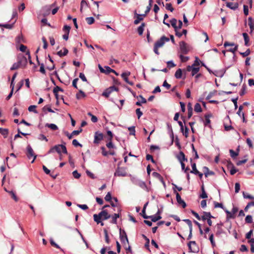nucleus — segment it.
<instances>
[{
    "instance_id": "f257e3e1",
    "label": "nucleus",
    "mask_w": 254,
    "mask_h": 254,
    "mask_svg": "<svg viewBox=\"0 0 254 254\" xmlns=\"http://www.w3.org/2000/svg\"><path fill=\"white\" fill-rule=\"evenodd\" d=\"M111 215L109 214L107 210H103L98 214L93 215L94 221L96 223L100 222V220H106L111 218Z\"/></svg>"
},
{
    "instance_id": "f03ea898",
    "label": "nucleus",
    "mask_w": 254,
    "mask_h": 254,
    "mask_svg": "<svg viewBox=\"0 0 254 254\" xmlns=\"http://www.w3.org/2000/svg\"><path fill=\"white\" fill-rule=\"evenodd\" d=\"M170 39L165 36H162L158 40H157L154 44L153 48L154 52L157 55H159L158 48L163 46L165 42H169Z\"/></svg>"
},
{
    "instance_id": "7ed1b4c3",
    "label": "nucleus",
    "mask_w": 254,
    "mask_h": 254,
    "mask_svg": "<svg viewBox=\"0 0 254 254\" xmlns=\"http://www.w3.org/2000/svg\"><path fill=\"white\" fill-rule=\"evenodd\" d=\"M130 176L131 181L134 185L139 186L142 189L147 190V186L144 182L135 177L132 176L131 175H130Z\"/></svg>"
},
{
    "instance_id": "20e7f679",
    "label": "nucleus",
    "mask_w": 254,
    "mask_h": 254,
    "mask_svg": "<svg viewBox=\"0 0 254 254\" xmlns=\"http://www.w3.org/2000/svg\"><path fill=\"white\" fill-rule=\"evenodd\" d=\"M26 155L28 159H30L31 157H33V160L31 161V163H34L35 159H36L37 155L35 154L34 151L30 145H28L26 147Z\"/></svg>"
},
{
    "instance_id": "39448f33",
    "label": "nucleus",
    "mask_w": 254,
    "mask_h": 254,
    "mask_svg": "<svg viewBox=\"0 0 254 254\" xmlns=\"http://www.w3.org/2000/svg\"><path fill=\"white\" fill-rule=\"evenodd\" d=\"M119 232V237L122 243L125 244V243L127 242V244H128L129 242L126 231L124 230H122L121 228H120Z\"/></svg>"
},
{
    "instance_id": "423d86ee",
    "label": "nucleus",
    "mask_w": 254,
    "mask_h": 254,
    "mask_svg": "<svg viewBox=\"0 0 254 254\" xmlns=\"http://www.w3.org/2000/svg\"><path fill=\"white\" fill-rule=\"evenodd\" d=\"M103 133L99 132V131H96L94 134V139L93 141L94 143L97 144H99L100 142L103 139Z\"/></svg>"
},
{
    "instance_id": "0eeeda50",
    "label": "nucleus",
    "mask_w": 254,
    "mask_h": 254,
    "mask_svg": "<svg viewBox=\"0 0 254 254\" xmlns=\"http://www.w3.org/2000/svg\"><path fill=\"white\" fill-rule=\"evenodd\" d=\"M62 144H58L54 146L53 147H51L50 150L48 151L47 154L53 153L55 152H57L58 154H61V146Z\"/></svg>"
},
{
    "instance_id": "6e6552de",
    "label": "nucleus",
    "mask_w": 254,
    "mask_h": 254,
    "mask_svg": "<svg viewBox=\"0 0 254 254\" xmlns=\"http://www.w3.org/2000/svg\"><path fill=\"white\" fill-rule=\"evenodd\" d=\"M127 173L124 168L118 167L114 173V176L125 177Z\"/></svg>"
},
{
    "instance_id": "1a4fd4ad",
    "label": "nucleus",
    "mask_w": 254,
    "mask_h": 254,
    "mask_svg": "<svg viewBox=\"0 0 254 254\" xmlns=\"http://www.w3.org/2000/svg\"><path fill=\"white\" fill-rule=\"evenodd\" d=\"M174 193L176 195V200L178 203L181 205L183 208H185L187 206V204L185 201L181 198L180 194L177 191V190L174 191Z\"/></svg>"
},
{
    "instance_id": "9d476101",
    "label": "nucleus",
    "mask_w": 254,
    "mask_h": 254,
    "mask_svg": "<svg viewBox=\"0 0 254 254\" xmlns=\"http://www.w3.org/2000/svg\"><path fill=\"white\" fill-rule=\"evenodd\" d=\"M180 49L181 52L184 54H187L189 52L187 44L184 41H181L179 43Z\"/></svg>"
},
{
    "instance_id": "9b49d317",
    "label": "nucleus",
    "mask_w": 254,
    "mask_h": 254,
    "mask_svg": "<svg viewBox=\"0 0 254 254\" xmlns=\"http://www.w3.org/2000/svg\"><path fill=\"white\" fill-rule=\"evenodd\" d=\"M134 16L136 17V19L134 20L133 23L134 24H138L140 21L143 19V17H145L146 15L144 14H138L136 13V11H134Z\"/></svg>"
},
{
    "instance_id": "f8f14e48",
    "label": "nucleus",
    "mask_w": 254,
    "mask_h": 254,
    "mask_svg": "<svg viewBox=\"0 0 254 254\" xmlns=\"http://www.w3.org/2000/svg\"><path fill=\"white\" fill-rule=\"evenodd\" d=\"M212 117L211 113H208L204 115L205 121L204 122V125L205 127H211L210 118Z\"/></svg>"
},
{
    "instance_id": "ddd939ff",
    "label": "nucleus",
    "mask_w": 254,
    "mask_h": 254,
    "mask_svg": "<svg viewBox=\"0 0 254 254\" xmlns=\"http://www.w3.org/2000/svg\"><path fill=\"white\" fill-rule=\"evenodd\" d=\"M17 63H19V65H20V66H23L25 67L27 63V59L24 56H23L21 58L19 57L18 59Z\"/></svg>"
},
{
    "instance_id": "4468645a",
    "label": "nucleus",
    "mask_w": 254,
    "mask_h": 254,
    "mask_svg": "<svg viewBox=\"0 0 254 254\" xmlns=\"http://www.w3.org/2000/svg\"><path fill=\"white\" fill-rule=\"evenodd\" d=\"M229 66H228L226 68L222 69L220 70H215L213 73L216 76L219 77H222L226 71V69H228Z\"/></svg>"
},
{
    "instance_id": "2eb2a0df",
    "label": "nucleus",
    "mask_w": 254,
    "mask_h": 254,
    "mask_svg": "<svg viewBox=\"0 0 254 254\" xmlns=\"http://www.w3.org/2000/svg\"><path fill=\"white\" fill-rule=\"evenodd\" d=\"M203 215L201 216V220L205 221L209 218H214V217L211 214L210 212L203 211Z\"/></svg>"
},
{
    "instance_id": "dca6fc26",
    "label": "nucleus",
    "mask_w": 254,
    "mask_h": 254,
    "mask_svg": "<svg viewBox=\"0 0 254 254\" xmlns=\"http://www.w3.org/2000/svg\"><path fill=\"white\" fill-rule=\"evenodd\" d=\"M185 154L182 151H180L179 153L176 155V158L180 163L184 162L185 161Z\"/></svg>"
},
{
    "instance_id": "f3484780",
    "label": "nucleus",
    "mask_w": 254,
    "mask_h": 254,
    "mask_svg": "<svg viewBox=\"0 0 254 254\" xmlns=\"http://www.w3.org/2000/svg\"><path fill=\"white\" fill-rule=\"evenodd\" d=\"M226 6L229 8L235 10L238 8L239 4L238 2L233 3L232 2H227L226 3Z\"/></svg>"
},
{
    "instance_id": "a211bd4d",
    "label": "nucleus",
    "mask_w": 254,
    "mask_h": 254,
    "mask_svg": "<svg viewBox=\"0 0 254 254\" xmlns=\"http://www.w3.org/2000/svg\"><path fill=\"white\" fill-rule=\"evenodd\" d=\"M82 129H80L79 130H73L71 134H69L68 132L65 133V135L67 136L69 139H71L73 135H77L79 134L80 132L82 131Z\"/></svg>"
},
{
    "instance_id": "6ab92c4d",
    "label": "nucleus",
    "mask_w": 254,
    "mask_h": 254,
    "mask_svg": "<svg viewBox=\"0 0 254 254\" xmlns=\"http://www.w3.org/2000/svg\"><path fill=\"white\" fill-rule=\"evenodd\" d=\"M120 217V214L119 213H114L113 215H111V218H112V220L110 221L111 223L117 224V219Z\"/></svg>"
},
{
    "instance_id": "aec40b11",
    "label": "nucleus",
    "mask_w": 254,
    "mask_h": 254,
    "mask_svg": "<svg viewBox=\"0 0 254 254\" xmlns=\"http://www.w3.org/2000/svg\"><path fill=\"white\" fill-rule=\"evenodd\" d=\"M188 246L190 252L196 253L199 252L198 247H194L193 246L191 247V244H190V242L188 244Z\"/></svg>"
},
{
    "instance_id": "412c9836",
    "label": "nucleus",
    "mask_w": 254,
    "mask_h": 254,
    "mask_svg": "<svg viewBox=\"0 0 254 254\" xmlns=\"http://www.w3.org/2000/svg\"><path fill=\"white\" fill-rule=\"evenodd\" d=\"M204 174L205 177H207L208 175H214V172L212 171H209L208 167L204 166L203 167Z\"/></svg>"
},
{
    "instance_id": "4be33fe9",
    "label": "nucleus",
    "mask_w": 254,
    "mask_h": 254,
    "mask_svg": "<svg viewBox=\"0 0 254 254\" xmlns=\"http://www.w3.org/2000/svg\"><path fill=\"white\" fill-rule=\"evenodd\" d=\"M148 219H150L152 222H156L159 220L161 219L162 217L161 215H157L156 214L153 215H150L148 216Z\"/></svg>"
},
{
    "instance_id": "5701e85b",
    "label": "nucleus",
    "mask_w": 254,
    "mask_h": 254,
    "mask_svg": "<svg viewBox=\"0 0 254 254\" xmlns=\"http://www.w3.org/2000/svg\"><path fill=\"white\" fill-rule=\"evenodd\" d=\"M248 24L250 28V33H252L254 29V23L253 19L252 18V17H249L248 18Z\"/></svg>"
},
{
    "instance_id": "b1692460",
    "label": "nucleus",
    "mask_w": 254,
    "mask_h": 254,
    "mask_svg": "<svg viewBox=\"0 0 254 254\" xmlns=\"http://www.w3.org/2000/svg\"><path fill=\"white\" fill-rule=\"evenodd\" d=\"M190 161L191 162V166L192 168V170L190 171V173L192 174H195V173H198V171L196 168V166L195 163H192V159L190 158Z\"/></svg>"
},
{
    "instance_id": "393cba45",
    "label": "nucleus",
    "mask_w": 254,
    "mask_h": 254,
    "mask_svg": "<svg viewBox=\"0 0 254 254\" xmlns=\"http://www.w3.org/2000/svg\"><path fill=\"white\" fill-rule=\"evenodd\" d=\"M142 237L146 241V242H145L144 247L149 251L150 252V249H149V243H150V240L144 234L141 235Z\"/></svg>"
},
{
    "instance_id": "a878e982",
    "label": "nucleus",
    "mask_w": 254,
    "mask_h": 254,
    "mask_svg": "<svg viewBox=\"0 0 254 254\" xmlns=\"http://www.w3.org/2000/svg\"><path fill=\"white\" fill-rule=\"evenodd\" d=\"M201 193L200 195V197L203 199L207 198V194L205 192L204 185L202 184L201 186Z\"/></svg>"
},
{
    "instance_id": "bb28decb",
    "label": "nucleus",
    "mask_w": 254,
    "mask_h": 254,
    "mask_svg": "<svg viewBox=\"0 0 254 254\" xmlns=\"http://www.w3.org/2000/svg\"><path fill=\"white\" fill-rule=\"evenodd\" d=\"M63 50H64L63 52H62V50L59 51L57 52V55L59 57H62L66 56L68 54V51L66 48H64Z\"/></svg>"
},
{
    "instance_id": "cd10ccee",
    "label": "nucleus",
    "mask_w": 254,
    "mask_h": 254,
    "mask_svg": "<svg viewBox=\"0 0 254 254\" xmlns=\"http://www.w3.org/2000/svg\"><path fill=\"white\" fill-rule=\"evenodd\" d=\"M130 74V72L129 71H127L122 73L121 74V76L123 78V79L126 81V82H127L128 81V76Z\"/></svg>"
},
{
    "instance_id": "c85d7f7f",
    "label": "nucleus",
    "mask_w": 254,
    "mask_h": 254,
    "mask_svg": "<svg viewBox=\"0 0 254 254\" xmlns=\"http://www.w3.org/2000/svg\"><path fill=\"white\" fill-rule=\"evenodd\" d=\"M145 25V23H142L137 28V32L139 35H142L143 31H144V27Z\"/></svg>"
},
{
    "instance_id": "c756f323",
    "label": "nucleus",
    "mask_w": 254,
    "mask_h": 254,
    "mask_svg": "<svg viewBox=\"0 0 254 254\" xmlns=\"http://www.w3.org/2000/svg\"><path fill=\"white\" fill-rule=\"evenodd\" d=\"M86 96L85 93L81 90H79V92L76 94V98L77 99H80L81 98H84Z\"/></svg>"
},
{
    "instance_id": "7c9ffc66",
    "label": "nucleus",
    "mask_w": 254,
    "mask_h": 254,
    "mask_svg": "<svg viewBox=\"0 0 254 254\" xmlns=\"http://www.w3.org/2000/svg\"><path fill=\"white\" fill-rule=\"evenodd\" d=\"M175 77L177 79H181L182 77V69L179 68L178 69L175 73Z\"/></svg>"
},
{
    "instance_id": "2f4dec72",
    "label": "nucleus",
    "mask_w": 254,
    "mask_h": 254,
    "mask_svg": "<svg viewBox=\"0 0 254 254\" xmlns=\"http://www.w3.org/2000/svg\"><path fill=\"white\" fill-rule=\"evenodd\" d=\"M170 22L172 26L174 28L175 31H176V30H177V19L175 18H172L170 20Z\"/></svg>"
},
{
    "instance_id": "473e14b6",
    "label": "nucleus",
    "mask_w": 254,
    "mask_h": 254,
    "mask_svg": "<svg viewBox=\"0 0 254 254\" xmlns=\"http://www.w3.org/2000/svg\"><path fill=\"white\" fill-rule=\"evenodd\" d=\"M0 133L3 135L4 138H6L8 133V129L7 128L0 127Z\"/></svg>"
},
{
    "instance_id": "72a5a7b5",
    "label": "nucleus",
    "mask_w": 254,
    "mask_h": 254,
    "mask_svg": "<svg viewBox=\"0 0 254 254\" xmlns=\"http://www.w3.org/2000/svg\"><path fill=\"white\" fill-rule=\"evenodd\" d=\"M239 149H237V151H235L232 149H230L229 152L230 153L231 157L233 158H235L239 155Z\"/></svg>"
},
{
    "instance_id": "f704fd0d",
    "label": "nucleus",
    "mask_w": 254,
    "mask_h": 254,
    "mask_svg": "<svg viewBox=\"0 0 254 254\" xmlns=\"http://www.w3.org/2000/svg\"><path fill=\"white\" fill-rule=\"evenodd\" d=\"M112 93V90L110 89V88H108L105 90V91L102 93V96L105 97H109L110 94Z\"/></svg>"
},
{
    "instance_id": "c9c22d12",
    "label": "nucleus",
    "mask_w": 254,
    "mask_h": 254,
    "mask_svg": "<svg viewBox=\"0 0 254 254\" xmlns=\"http://www.w3.org/2000/svg\"><path fill=\"white\" fill-rule=\"evenodd\" d=\"M45 126L50 128L53 130H57L58 129V126L54 124H48V123H47L46 124Z\"/></svg>"
},
{
    "instance_id": "e433bc0d",
    "label": "nucleus",
    "mask_w": 254,
    "mask_h": 254,
    "mask_svg": "<svg viewBox=\"0 0 254 254\" xmlns=\"http://www.w3.org/2000/svg\"><path fill=\"white\" fill-rule=\"evenodd\" d=\"M194 110L195 112L200 113L202 112L201 105L199 103H196L194 105Z\"/></svg>"
},
{
    "instance_id": "4c0bfd02",
    "label": "nucleus",
    "mask_w": 254,
    "mask_h": 254,
    "mask_svg": "<svg viewBox=\"0 0 254 254\" xmlns=\"http://www.w3.org/2000/svg\"><path fill=\"white\" fill-rule=\"evenodd\" d=\"M187 32L188 31L186 29H183L182 33L179 32L178 30H176V31H175V35L178 37H181L183 34L186 35L187 34Z\"/></svg>"
},
{
    "instance_id": "58836bf2",
    "label": "nucleus",
    "mask_w": 254,
    "mask_h": 254,
    "mask_svg": "<svg viewBox=\"0 0 254 254\" xmlns=\"http://www.w3.org/2000/svg\"><path fill=\"white\" fill-rule=\"evenodd\" d=\"M104 233L105 235V242L107 244H109L110 240L108 236V231L106 229H104Z\"/></svg>"
},
{
    "instance_id": "ea45409f",
    "label": "nucleus",
    "mask_w": 254,
    "mask_h": 254,
    "mask_svg": "<svg viewBox=\"0 0 254 254\" xmlns=\"http://www.w3.org/2000/svg\"><path fill=\"white\" fill-rule=\"evenodd\" d=\"M88 4L85 0H82L80 3V10L81 12L82 11V9L84 7H88Z\"/></svg>"
},
{
    "instance_id": "a19ab883",
    "label": "nucleus",
    "mask_w": 254,
    "mask_h": 254,
    "mask_svg": "<svg viewBox=\"0 0 254 254\" xmlns=\"http://www.w3.org/2000/svg\"><path fill=\"white\" fill-rule=\"evenodd\" d=\"M217 93V91L216 90H214L209 93L208 95L206 97V100H209L211 97L214 96Z\"/></svg>"
},
{
    "instance_id": "79ce46f5",
    "label": "nucleus",
    "mask_w": 254,
    "mask_h": 254,
    "mask_svg": "<svg viewBox=\"0 0 254 254\" xmlns=\"http://www.w3.org/2000/svg\"><path fill=\"white\" fill-rule=\"evenodd\" d=\"M243 195L244 198L254 199V196L244 191L243 192Z\"/></svg>"
},
{
    "instance_id": "37998d69",
    "label": "nucleus",
    "mask_w": 254,
    "mask_h": 254,
    "mask_svg": "<svg viewBox=\"0 0 254 254\" xmlns=\"http://www.w3.org/2000/svg\"><path fill=\"white\" fill-rule=\"evenodd\" d=\"M128 130L129 131V135H134L135 134V129L134 126H131L128 127Z\"/></svg>"
},
{
    "instance_id": "c03bdc74",
    "label": "nucleus",
    "mask_w": 254,
    "mask_h": 254,
    "mask_svg": "<svg viewBox=\"0 0 254 254\" xmlns=\"http://www.w3.org/2000/svg\"><path fill=\"white\" fill-rule=\"evenodd\" d=\"M246 87H247V86H246V84H244L243 85L241 90L240 91V92L239 93L240 95L241 96H243V95H244L246 94Z\"/></svg>"
},
{
    "instance_id": "a18cd8bd",
    "label": "nucleus",
    "mask_w": 254,
    "mask_h": 254,
    "mask_svg": "<svg viewBox=\"0 0 254 254\" xmlns=\"http://www.w3.org/2000/svg\"><path fill=\"white\" fill-rule=\"evenodd\" d=\"M86 21L88 24L91 25L94 22L95 19L93 17H88L86 18Z\"/></svg>"
},
{
    "instance_id": "49530a36",
    "label": "nucleus",
    "mask_w": 254,
    "mask_h": 254,
    "mask_svg": "<svg viewBox=\"0 0 254 254\" xmlns=\"http://www.w3.org/2000/svg\"><path fill=\"white\" fill-rule=\"evenodd\" d=\"M245 221L247 223H252L253 222L252 216L248 215L245 218Z\"/></svg>"
},
{
    "instance_id": "de8ad7c7",
    "label": "nucleus",
    "mask_w": 254,
    "mask_h": 254,
    "mask_svg": "<svg viewBox=\"0 0 254 254\" xmlns=\"http://www.w3.org/2000/svg\"><path fill=\"white\" fill-rule=\"evenodd\" d=\"M251 51L249 49H248L244 52H240V54L243 56V57H246L250 54Z\"/></svg>"
},
{
    "instance_id": "09e8293b",
    "label": "nucleus",
    "mask_w": 254,
    "mask_h": 254,
    "mask_svg": "<svg viewBox=\"0 0 254 254\" xmlns=\"http://www.w3.org/2000/svg\"><path fill=\"white\" fill-rule=\"evenodd\" d=\"M36 106L35 105H31L28 107V111L29 112H33L34 113H37V111L36 110Z\"/></svg>"
},
{
    "instance_id": "8fccbe9b",
    "label": "nucleus",
    "mask_w": 254,
    "mask_h": 254,
    "mask_svg": "<svg viewBox=\"0 0 254 254\" xmlns=\"http://www.w3.org/2000/svg\"><path fill=\"white\" fill-rule=\"evenodd\" d=\"M109 142L106 144V146L109 148H116L115 145L113 143L112 140H108Z\"/></svg>"
},
{
    "instance_id": "3c124183",
    "label": "nucleus",
    "mask_w": 254,
    "mask_h": 254,
    "mask_svg": "<svg viewBox=\"0 0 254 254\" xmlns=\"http://www.w3.org/2000/svg\"><path fill=\"white\" fill-rule=\"evenodd\" d=\"M183 221L185 222L188 225L189 229H192V224L191 221L188 219H184Z\"/></svg>"
},
{
    "instance_id": "603ef678",
    "label": "nucleus",
    "mask_w": 254,
    "mask_h": 254,
    "mask_svg": "<svg viewBox=\"0 0 254 254\" xmlns=\"http://www.w3.org/2000/svg\"><path fill=\"white\" fill-rule=\"evenodd\" d=\"M42 110L43 112H46V111H48L51 113H54L55 112L50 107L48 106H45L42 108ZM46 114V113H45Z\"/></svg>"
},
{
    "instance_id": "864d4df0",
    "label": "nucleus",
    "mask_w": 254,
    "mask_h": 254,
    "mask_svg": "<svg viewBox=\"0 0 254 254\" xmlns=\"http://www.w3.org/2000/svg\"><path fill=\"white\" fill-rule=\"evenodd\" d=\"M214 205L215 208H221L224 209V207L222 203H218L216 201H214Z\"/></svg>"
},
{
    "instance_id": "5fc2aeb1",
    "label": "nucleus",
    "mask_w": 254,
    "mask_h": 254,
    "mask_svg": "<svg viewBox=\"0 0 254 254\" xmlns=\"http://www.w3.org/2000/svg\"><path fill=\"white\" fill-rule=\"evenodd\" d=\"M72 144L73 146H74L75 147H77V146H80V147H82V144H80L78 141L76 139H74L72 140Z\"/></svg>"
},
{
    "instance_id": "6e6d98bb",
    "label": "nucleus",
    "mask_w": 254,
    "mask_h": 254,
    "mask_svg": "<svg viewBox=\"0 0 254 254\" xmlns=\"http://www.w3.org/2000/svg\"><path fill=\"white\" fill-rule=\"evenodd\" d=\"M112 197L111 196V193L110 192H108L105 197V199L106 201H111L112 200Z\"/></svg>"
},
{
    "instance_id": "4d7b16f0",
    "label": "nucleus",
    "mask_w": 254,
    "mask_h": 254,
    "mask_svg": "<svg viewBox=\"0 0 254 254\" xmlns=\"http://www.w3.org/2000/svg\"><path fill=\"white\" fill-rule=\"evenodd\" d=\"M199 70V67H193L192 70H191V76H194L195 74H196Z\"/></svg>"
},
{
    "instance_id": "13d9d810",
    "label": "nucleus",
    "mask_w": 254,
    "mask_h": 254,
    "mask_svg": "<svg viewBox=\"0 0 254 254\" xmlns=\"http://www.w3.org/2000/svg\"><path fill=\"white\" fill-rule=\"evenodd\" d=\"M107 134L109 136L107 138V140H112L113 137V133H112V132L111 130H108L107 131Z\"/></svg>"
},
{
    "instance_id": "bf43d9fd",
    "label": "nucleus",
    "mask_w": 254,
    "mask_h": 254,
    "mask_svg": "<svg viewBox=\"0 0 254 254\" xmlns=\"http://www.w3.org/2000/svg\"><path fill=\"white\" fill-rule=\"evenodd\" d=\"M181 164V168H182V170L183 171H184L185 173H187V172H188V171H189L190 170V168L187 167H185V164L184 163V162H181L180 163Z\"/></svg>"
},
{
    "instance_id": "052dcab7",
    "label": "nucleus",
    "mask_w": 254,
    "mask_h": 254,
    "mask_svg": "<svg viewBox=\"0 0 254 254\" xmlns=\"http://www.w3.org/2000/svg\"><path fill=\"white\" fill-rule=\"evenodd\" d=\"M101 149L102 150V154L104 156H107L109 155V152L106 150V148L104 146H102L101 147Z\"/></svg>"
},
{
    "instance_id": "680f3d73",
    "label": "nucleus",
    "mask_w": 254,
    "mask_h": 254,
    "mask_svg": "<svg viewBox=\"0 0 254 254\" xmlns=\"http://www.w3.org/2000/svg\"><path fill=\"white\" fill-rule=\"evenodd\" d=\"M146 159L147 161L150 160L152 163H155V161L154 160L152 156L151 155H150L149 154H147L146 156Z\"/></svg>"
},
{
    "instance_id": "e2e57ef3",
    "label": "nucleus",
    "mask_w": 254,
    "mask_h": 254,
    "mask_svg": "<svg viewBox=\"0 0 254 254\" xmlns=\"http://www.w3.org/2000/svg\"><path fill=\"white\" fill-rule=\"evenodd\" d=\"M8 193L11 194V197L15 201H17L18 200V197L16 195L15 193L12 190L8 191Z\"/></svg>"
},
{
    "instance_id": "0e129e2a",
    "label": "nucleus",
    "mask_w": 254,
    "mask_h": 254,
    "mask_svg": "<svg viewBox=\"0 0 254 254\" xmlns=\"http://www.w3.org/2000/svg\"><path fill=\"white\" fill-rule=\"evenodd\" d=\"M166 8L168 10H170L171 12H173L174 10V8L172 7V4L171 3H168L166 4Z\"/></svg>"
},
{
    "instance_id": "69168bd1",
    "label": "nucleus",
    "mask_w": 254,
    "mask_h": 254,
    "mask_svg": "<svg viewBox=\"0 0 254 254\" xmlns=\"http://www.w3.org/2000/svg\"><path fill=\"white\" fill-rule=\"evenodd\" d=\"M19 63H18L17 62L14 63L12 64V65L11 66V67H10V70H15V69H16L20 67V65H19Z\"/></svg>"
},
{
    "instance_id": "338daca9",
    "label": "nucleus",
    "mask_w": 254,
    "mask_h": 254,
    "mask_svg": "<svg viewBox=\"0 0 254 254\" xmlns=\"http://www.w3.org/2000/svg\"><path fill=\"white\" fill-rule=\"evenodd\" d=\"M72 175L74 178L75 179H79L81 176L80 174H79L77 170L74 171L72 172Z\"/></svg>"
},
{
    "instance_id": "774afa93",
    "label": "nucleus",
    "mask_w": 254,
    "mask_h": 254,
    "mask_svg": "<svg viewBox=\"0 0 254 254\" xmlns=\"http://www.w3.org/2000/svg\"><path fill=\"white\" fill-rule=\"evenodd\" d=\"M252 206H254V201H251L250 202H249L245 207L244 210L245 211H247L249 208Z\"/></svg>"
}]
</instances>
